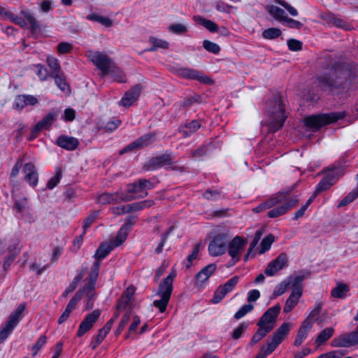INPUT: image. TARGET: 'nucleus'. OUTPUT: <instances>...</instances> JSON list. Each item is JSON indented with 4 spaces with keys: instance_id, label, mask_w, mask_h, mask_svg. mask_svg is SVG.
<instances>
[{
    "instance_id": "1",
    "label": "nucleus",
    "mask_w": 358,
    "mask_h": 358,
    "mask_svg": "<svg viewBox=\"0 0 358 358\" xmlns=\"http://www.w3.org/2000/svg\"><path fill=\"white\" fill-rule=\"evenodd\" d=\"M266 113L268 117V125L270 131L275 132L283 126L287 116L280 96H275L267 103Z\"/></svg>"
},
{
    "instance_id": "2",
    "label": "nucleus",
    "mask_w": 358,
    "mask_h": 358,
    "mask_svg": "<svg viewBox=\"0 0 358 358\" xmlns=\"http://www.w3.org/2000/svg\"><path fill=\"white\" fill-rule=\"evenodd\" d=\"M176 276V273L173 270L159 285L157 295L161 299L155 300L153 306L157 308L160 313H164L166 309L173 292V282Z\"/></svg>"
},
{
    "instance_id": "3",
    "label": "nucleus",
    "mask_w": 358,
    "mask_h": 358,
    "mask_svg": "<svg viewBox=\"0 0 358 358\" xmlns=\"http://www.w3.org/2000/svg\"><path fill=\"white\" fill-rule=\"evenodd\" d=\"M230 231L228 229L219 226L215 234L208 245V252L212 257H218L224 255L227 250Z\"/></svg>"
},
{
    "instance_id": "4",
    "label": "nucleus",
    "mask_w": 358,
    "mask_h": 358,
    "mask_svg": "<svg viewBox=\"0 0 358 358\" xmlns=\"http://www.w3.org/2000/svg\"><path fill=\"white\" fill-rule=\"evenodd\" d=\"M100 264L94 262L88 274V282L76 294H80V299L83 296L87 297L86 308L91 309L93 307V301L95 296V285L99 275Z\"/></svg>"
},
{
    "instance_id": "5",
    "label": "nucleus",
    "mask_w": 358,
    "mask_h": 358,
    "mask_svg": "<svg viewBox=\"0 0 358 358\" xmlns=\"http://www.w3.org/2000/svg\"><path fill=\"white\" fill-rule=\"evenodd\" d=\"M343 112H333L330 113L317 114L308 116L305 118V124L314 129L317 130L320 127L334 123L345 117Z\"/></svg>"
},
{
    "instance_id": "6",
    "label": "nucleus",
    "mask_w": 358,
    "mask_h": 358,
    "mask_svg": "<svg viewBox=\"0 0 358 358\" xmlns=\"http://www.w3.org/2000/svg\"><path fill=\"white\" fill-rule=\"evenodd\" d=\"M154 187V184L150 180L141 178L136 182L128 184L127 190L124 192V197L129 198V201L143 198L148 195V191Z\"/></svg>"
},
{
    "instance_id": "7",
    "label": "nucleus",
    "mask_w": 358,
    "mask_h": 358,
    "mask_svg": "<svg viewBox=\"0 0 358 358\" xmlns=\"http://www.w3.org/2000/svg\"><path fill=\"white\" fill-rule=\"evenodd\" d=\"M87 57L101 72L102 76L109 73L110 68L114 63L112 59L104 52L89 50Z\"/></svg>"
},
{
    "instance_id": "8",
    "label": "nucleus",
    "mask_w": 358,
    "mask_h": 358,
    "mask_svg": "<svg viewBox=\"0 0 358 358\" xmlns=\"http://www.w3.org/2000/svg\"><path fill=\"white\" fill-rule=\"evenodd\" d=\"M247 243L248 241L239 236H236L231 241L228 242L227 251L231 257L229 261L231 265H234L240 261Z\"/></svg>"
},
{
    "instance_id": "9",
    "label": "nucleus",
    "mask_w": 358,
    "mask_h": 358,
    "mask_svg": "<svg viewBox=\"0 0 358 358\" xmlns=\"http://www.w3.org/2000/svg\"><path fill=\"white\" fill-rule=\"evenodd\" d=\"M343 174V170L338 167H332L327 171L324 178L321 180L315 189V194L330 188L338 179Z\"/></svg>"
},
{
    "instance_id": "10",
    "label": "nucleus",
    "mask_w": 358,
    "mask_h": 358,
    "mask_svg": "<svg viewBox=\"0 0 358 358\" xmlns=\"http://www.w3.org/2000/svg\"><path fill=\"white\" fill-rule=\"evenodd\" d=\"M281 306L276 304L268 308L262 316L257 326H261L271 331L275 326L277 317L280 311Z\"/></svg>"
},
{
    "instance_id": "11",
    "label": "nucleus",
    "mask_w": 358,
    "mask_h": 358,
    "mask_svg": "<svg viewBox=\"0 0 358 358\" xmlns=\"http://www.w3.org/2000/svg\"><path fill=\"white\" fill-rule=\"evenodd\" d=\"M356 345H358V326L354 331L343 334L331 341V345L335 348H349Z\"/></svg>"
},
{
    "instance_id": "12",
    "label": "nucleus",
    "mask_w": 358,
    "mask_h": 358,
    "mask_svg": "<svg viewBox=\"0 0 358 358\" xmlns=\"http://www.w3.org/2000/svg\"><path fill=\"white\" fill-rule=\"evenodd\" d=\"M15 199V209L20 216L28 222H32L36 220V215L30 208L28 199L26 197L16 199L14 194H12Z\"/></svg>"
},
{
    "instance_id": "13",
    "label": "nucleus",
    "mask_w": 358,
    "mask_h": 358,
    "mask_svg": "<svg viewBox=\"0 0 358 358\" xmlns=\"http://www.w3.org/2000/svg\"><path fill=\"white\" fill-rule=\"evenodd\" d=\"M288 257L286 253H280L275 259L271 261L265 268L264 273L267 276H273L279 271L287 266Z\"/></svg>"
},
{
    "instance_id": "14",
    "label": "nucleus",
    "mask_w": 358,
    "mask_h": 358,
    "mask_svg": "<svg viewBox=\"0 0 358 358\" xmlns=\"http://www.w3.org/2000/svg\"><path fill=\"white\" fill-rule=\"evenodd\" d=\"M180 78L198 80L202 83H209L211 80L203 73L191 68H180L177 71Z\"/></svg>"
},
{
    "instance_id": "15",
    "label": "nucleus",
    "mask_w": 358,
    "mask_h": 358,
    "mask_svg": "<svg viewBox=\"0 0 358 358\" xmlns=\"http://www.w3.org/2000/svg\"><path fill=\"white\" fill-rule=\"evenodd\" d=\"M100 315L101 311L99 310H94L91 313L87 315L80 324L77 336L81 337L90 331L99 318Z\"/></svg>"
},
{
    "instance_id": "16",
    "label": "nucleus",
    "mask_w": 358,
    "mask_h": 358,
    "mask_svg": "<svg viewBox=\"0 0 358 358\" xmlns=\"http://www.w3.org/2000/svg\"><path fill=\"white\" fill-rule=\"evenodd\" d=\"M282 202H285V203L268 212L267 215L268 217L275 218L285 214L298 203L299 199L296 197L287 199V196Z\"/></svg>"
},
{
    "instance_id": "17",
    "label": "nucleus",
    "mask_w": 358,
    "mask_h": 358,
    "mask_svg": "<svg viewBox=\"0 0 358 358\" xmlns=\"http://www.w3.org/2000/svg\"><path fill=\"white\" fill-rule=\"evenodd\" d=\"M238 276H234L222 286H220L214 294L213 302L215 303H219L227 293L231 292L238 283Z\"/></svg>"
},
{
    "instance_id": "18",
    "label": "nucleus",
    "mask_w": 358,
    "mask_h": 358,
    "mask_svg": "<svg viewBox=\"0 0 358 358\" xmlns=\"http://www.w3.org/2000/svg\"><path fill=\"white\" fill-rule=\"evenodd\" d=\"M129 198L124 197L123 192H116L113 193L104 192L96 197L98 203L106 205L110 203H117L122 201H128Z\"/></svg>"
},
{
    "instance_id": "19",
    "label": "nucleus",
    "mask_w": 358,
    "mask_h": 358,
    "mask_svg": "<svg viewBox=\"0 0 358 358\" xmlns=\"http://www.w3.org/2000/svg\"><path fill=\"white\" fill-rule=\"evenodd\" d=\"M155 138V135L152 134H147L140 138H138L135 141L127 145L125 148L120 151V155H123L126 152H132L136 150H139L143 147L148 145L150 143L153 141Z\"/></svg>"
},
{
    "instance_id": "20",
    "label": "nucleus",
    "mask_w": 358,
    "mask_h": 358,
    "mask_svg": "<svg viewBox=\"0 0 358 358\" xmlns=\"http://www.w3.org/2000/svg\"><path fill=\"white\" fill-rule=\"evenodd\" d=\"M289 195V192H283L275 194L266 200V201L260 203L259 206L253 208L255 213H260L266 209L271 208L278 204H280L285 199V197Z\"/></svg>"
},
{
    "instance_id": "21",
    "label": "nucleus",
    "mask_w": 358,
    "mask_h": 358,
    "mask_svg": "<svg viewBox=\"0 0 358 358\" xmlns=\"http://www.w3.org/2000/svg\"><path fill=\"white\" fill-rule=\"evenodd\" d=\"M336 70L332 71L331 74L323 75L318 78L319 85L324 90L334 92V89H338L341 85L336 78H333Z\"/></svg>"
},
{
    "instance_id": "22",
    "label": "nucleus",
    "mask_w": 358,
    "mask_h": 358,
    "mask_svg": "<svg viewBox=\"0 0 358 358\" xmlns=\"http://www.w3.org/2000/svg\"><path fill=\"white\" fill-rule=\"evenodd\" d=\"M38 102L36 97L30 94L17 95L13 101V107L17 110H22L27 106H34Z\"/></svg>"
},
{
    "instance_id": "23",
    "label": "nucleus",
    "mask_w": 358,
    "mask_h": 358,
    "mask_svg": "<svg viewBox=\"0 0 358 358\" xmlns=\"http://www.w3.org/2000/svg\"><path fill=\"white\" fill-rule=\"evenodd\" d=\"M173 164V158L169 154H164L150 159L148 163V169L155 170Z\"/></svg>"
},
{
    "instance_id": "24",
    "label": "nucleus",
    "mask_w": 358,
    "mask_h": 358,
    "mask_svg": "<svg viewBox=\"0 0 358 358\" xmlns=\"http://www.w3.org/2000/svg\"><path fill=\"white\" fill-rule=\"evenodd\" d=\"M57 113H49L41 120L38 122L31 131V138H36L38 133L43 129H48L55 122Z\"/></svg>"
},
{
    "instance_id": "25",
    "label": "nucleus",
    "mask_w": 358,
    "mask_h": 358,
    "mask_svg": "<svg viewBox=\"0 0 358 358\" xmlns=\"http://www.w3.org/2000/svg\"><path fill=\"white\" fill-rule=\"evenodd\" d=\"M25 180L32 187L38 184V174L34 164L31 162L26 163L22 169Z\"/></svg>"
},
{
    "instance_id": "26",
    "label": "nucleus",
    "mask_w": 358,
    "mask_h": 358,
    "mask_svg": "<svg viewBox=\"0 0 358 358\" xmlns=\"http://www.w3.org/2000/svg\"><path fill=\"white\" fill-rule=\"evenodd\" d=\"M141 92V86L136 85L127 91L120 101V104L124 107H129L138 98Z\"/></svg>"
},
{
    "instance_id": "27",
    "label": "nucleus",
    "mask_w": 358,
    "mask_h": 358,
    "mask_svg": "<svg viewBox=\"0 0 358 358\" xmlns=\"http://www.w3.org/2000/svg\"><path fill=\"white\" fill-rule=\"evenodd\" d=\"M304 274L297 273L292 274L287 277L285 280L289 284V289H292L291 292H299L303 294V281L306 278Z\"/></svg>"
},
{
    "instance_id": "28",
    "label": "nucleus",
    "mask_w": 358,
    "mask_h": 358,
    "mask_svg": "<svg viewBox=\"0 0 358 358\" xmlns=\"http://www.w3.org/2000/svg\"><path fill=\"white\" fill-rule=\"evenodd\" d=\"M289 331L290 324L284 322L276 329L270 340L278 346L289 334Z\"/></svg>"
},
{
    "instance_id": "29",
    "label": "nucleus",
    "mask_w": 358,
    "mask_h": 358,
    "mask_svg": "<svg viewBox=\"0 0 358 358\" xmlns=\"http://www.w3.org/2000/svg\"><path fill=\"white\" fill-rule=\"evenodd\" d=\"M57 144L64 149L68 150H74L78 146L79 141L74 137L63 135L60 136L57 139Z\"/></svg>"
},
{
    "instance_id": "30",
    "label": "nucleus",
    "mask_w": 358,
    "mask_h": 358,
    "mask_svg": "<svg viewBox=\"0 0 358 358\" xmlns=\"http://www.w3.org/2000/svg\"><path fill=\"white\" fill-rule=\"evenodd\" d=\"M313 327L310 323L307 322H303L301 324L298 333L296 336L294 345L295 346H299L303 341L306 338L308 331H310Z\"/></svg>"
},
{
    "instance_id": "31",
    "label": "nucleus",
    "mask_w": 358,
    "mask_h": 358,
    "mask_svg": "<svg viewBox=\"0 0 358 358\" xmlns=\"http://www.w3.org/2000/svg\"><path fill=\"white\" fill-rule=\"evenodd\" d=\"M217 266L215 264H210L203 268L196 275V280L198 282L203 283L208 280L210 276L216 270Z\"/></svg>"
},
{
    "instance_id": "32",
    "label": "nucleus",
    "mask_w": 358,
    "mask_h": 358,
    "mask_svg": "<svg viewBox=\"0 0 358 358\" xmlns=\"http://www.w3.org/2000/svg\"><path fill=\"white\" fill-rule=\"evenodd\" d=\"M302 295L303 294H300L299 292H291L283 307L284 313H288L291 312L298 304Z\"/></svg>"
},
{
    "instance_id": "33",
    "label": "nucleus",
    "mask_w": 358,
    "mask_h": 358,
    "mask_svg": "<svg viewBox=\"0 0 358 358\" xmlns=\"http://www.w3.org/2000/svg\"><path fill=\"white\" fill-rule=\"evenodd\" d=\"M26 308V305L24 303L20 304L16 309L10 315L6 322L8 324H11L13 327H16L19 322L21 320L22 316V313Z\"/></svg>"
},
{
    "instance_id": "34",
    "label": "nucleus",
    "mask_w": 358,
    "mask_h": 358,
    "mask_svg": "<svg viewBox=\"0 0 358 358\" xmlns=\"http://www.w3.org/2000/svg\"><path fill=\"white\" fill-rule=\"evenodd\" d=\"M115 248L113 246V245L110 243H101L99 248H97L95 255L94 258L96 259V261H98L100 264V261L105 258Z\"/></svg>"
},
{
    "instance_id": "35",
    "label": "nucleus",
    "mask_w": 358,
    "mask_h": 358,
    "mask_svg": "<svg viewBox=\"0 0 358 358\" xmlns=\"http://www.w3.org/2000/svg\"><path fill=\"white\" fill-rule=\"evenodd\" d=\"M20 13L27 20L29 28L32 32L37 31L40 29L41 24L39 22L29 10H21Z\"/></svg>"
},
{
    "instance_id": "36",
    "label": "nucleus",
    "mask_w": 358,
    "mask_h": 358,
    "mask_svg": "<svg viewBox=\"0 0 358 358\" xmlns=\"http://www.w3.org/2000/svg\"><path fill=\"white\" fill-rule=\"evenodd\" d=\"M193 19L195 22L201 24L203 25L205 28H206L208 30H209L210 32H216L218 31L219 27L216 23L213 22L212 20H207L203 18L201 16L199 15H195L193 17Z\"/></svg>"
},
{
    "instance_id": "37",
    "label": "nucleus",
    "mask_w": 358,
    "mask_h": 358,
    "mask_svg": "<svg viewBox=\"0 0 358 358\" xmlns=\"http://www.w3.org/2000/svg\"><path fill=\"white\" fill-rule=\"evenodd\" d=\"M350 288L347 284L337 283L336 286L331 290V296L334 298L343 299L347 295Z\"/></svg>"
},
{
    "instance_id": "38",
    "label": "nucleus",
    "mask_w": 358,
    "mask_h": 358,
    "mask_svg": "<svg viewBox=\"0 0 358 358\" xmlns=\"http://www.w3.org/2000/svg\"><path fill=\"white\" fill-rule=\"evenodd\" d=\"M277 347L278 345L276 344L271 340H268L266 345L262 346L259 352L255 358H266Z\"/></svg>"
},
{
    "instance_id": "39",
    "label": "nucleus",
    "mask_w": 358,
    "mask_h": 358,
    "mask_svg": "<svg viewBox=\"0 0 358 358\" xmlns=\"http://www.w3.org/2000/svg\"><path fill=\"white\" fill-rule=\"evenodd\" d=\"M334 329L333 327H328L323 329L317 336L315 343L317 345H321L327 341L334 334Z\"/></svg>"
},
{
    "instance_id": "40",
    "label": "nucleus",
    "mask_w": 358,
    "mask_h": 358,
    "mask_svg": "<svg viewBox=\"0 0 358 358\" xmlns=\"http://www.w3.org/2000/svg\"><path fill=\"white\" fill-rule=\"evenodd\" d=\"M127 236H128V227L126 225L122 226L120 229L115 238L114 240H113L110 242V243L113 245V246L114 248H117L119 245H120L126 240Z\"/></svg>"
},
{
    "instance_id": "41",
    "label": "nucleus",
    "mask_w": 358,
    "mask_h": 358,
    "mask_svg": "<svg viewBox=\"0 0 358 358\" xmlns=\"http://www.w3.org/2000/svg\"><path fill=\"white\" fill-rule=\"evenodd\" d=\"M86 271L87 267H83L80 271H78V273L73 278L72 282L66 289V292L71 293L76 289L78 282H80L85 277Z\"/></svg>"
},
{
    "instance_id": "42",
    "label": "nucleus",
    "mask_w": 358,
    "mask_h": 358,
    "mask_svg": "<svg viewBox=\"0 0 358 358\" xmlns=\"http://www.w3.org/2000/svg\"><path fill=\"white\" fill-rule=\"evenodd\" d=\"M268 11L278 21L285 22V19L287 18L285 15V12L282 8L276 6L272 5L268 6Z\"/></svg>"
},
{
    "instance_id": "43",
    "label": "nucleus",
    "mask_w": 358,
    "mask_h": 358,
    "mask_svg": "<svg viewBox=\"0 0 358 358\" xmlns=\"http://www.w3.org/2000/svg\"><path fill=\"white\" fill-rule=\"evenodd\" d=\"M108 74L110 75L115 81L118 83L126 82L125 74L120 69V68L117 67L114 63L110 68L109 73Z\"/></svg>"
},
{
    "instance_id": "44",
    "label": "nucleus",
    "mask_w": 358,
    "mask_h": 358,
    "mask_svg": "<svg viewBox=\"0 0 358 358\" xmlns=\"http://www.w3.org/2000/svg\"><path fill=\"white\" fill-rule=\"evenodd\" d=\"M154 204V201L152 200H145L140 202L133 203L130 204H127V208L129 210V213L131 211H138L143 210L145 208H149Z\"/></svg>"
},
{
    "instance_id": "45",
    "label": "nucleus",
    "mask_w": 358,
    "mask_h": 358,
    "mask_svg": "<svg viewBox=\"0 0 358 358\" xmlns=\"http://www.w3.org/2000/svg\"><path fill=\"white\" fill-rule=\"evenodd\" d=\"M87 18L89 20L97 22L106 27H110L113 25V21L110 18L98 14H90Z\"/></svg>"
},
{
    "instance_id": "46",
    "label": "nucleus",
    "mask_w": 358,
    "mask_h": 358,
    "mask_svg": "<svg viewBox=\"0 0 358 358\" xmlns=\"http://www.w3.org/2000/svg\"><path fill=\"white\" fill-rule=\"evenodd\" d=\"M322 308V303H316L315 308L311 312L309 313L308 316L305 319L303 322H307L308 323L311 324V327H313V324L314 322L318 320L319 314L321 312Z\"/></svg>"
},
{
    "instance_id": "47",
    "label": "nucleus",
    "mask_w": 358,
    "mask_h": 358,
    "mask_svg": "<svg viewBox=\"0 0 358 358\" xmlns=\"http://www.w3.org/2000/svg\"><path fill=\"white\" fill-rule=\"evenodd\" d=\"M115 322V319L109 320L102 329L99 331L98 334L96 336V339L101 343L104 340L106 335L110 331L113 324Z\"/></svg>"
},
{
    "instance_id": "48",
    "label": "nucleus",
    "mask_w": 358,
    "mask_h": 358,
    "mask_svg": "<svg viewBox=\"0 0 358 358\" xmlns=\"http://www.w3.org/2000/svg\"><path fill=\"white\" fill-rule=\"evenodd\" d=\"M150 42L152 44V46L147 50L150 52L157 50L159 48L167 49L169 48L167 41L155 37L150 38Z\"/></svg>"
},
{
    "instance_id": "49",
    "label": "nucleus",
    "mask_w": 358,
    "mask_h": 358,
    "mask_svg": "<svg viewBox=\"0 0 358 358\" xmlns=\"http://www.w3.org/2000/svg\"><path fill=\"white\" fill-rule=\"evenodd\" d=\"M201 127V124L198 120H192L185 124L186 130L183 129L181 131L185 136H189L196 132Z\"/></svg>"
},
{
    "instance_id": "50",
    "label": "nucleus",
    "mask_w": 358,
    "mask_h": 358,
    "mask_svg": "<svg viewBox=\"0 0 358 358\" xmlns=\"http://www.w3.org/2000/svg\"><path fill=\"white\" fill-rule=\"evenodd\" d=\"M132 313L130 310H127L123 315L120 322L116 329L115 334L117 336L120 335L121 332L124 330L125 327L127 325L128 322L131 320Z\"/></svg>"
},
{
    "instance_id": "51",
    "label": "nucleus",
    "mask_w": 358,
    "mask_h": 358,
    "mask_svg": "<svg viewBox=\"0 0 358 358\" xmlns=\"http://www.w3.org/2000/svg\"><path fill=\"white\" fill-rule=\"evenodd\" d=\"M258 327H259V328H258L257 331L255 333V334L253 335V336L251 339V342H250L251 345H253L256 344L257 343H258L259 341H260L264 337H265L270 332L269 329H266V328L261 327V326H258Z\"/></svg>"
},
{
    "instance_id": "52",
    "label": "nucleus",
    "mask_w": 358,
    "mask_h": 358,
    "mask_svg": "<svg viewBox=\"0 0 358 358\" xmlns=\"http://www.w3.org/2000/svg\"><path fill=\"white\" fill-rule=\"evenodd\" d=\"M329 22L338 28L343 29L345 30H349L350 29V25L348 24L345 20H343L342 18L338 17L335 15H330L329 16Z\"/></svg>"
},
{
    "instance_id": "53",
    "label": "nucleus",
    "mask_w": 358,
    "mask_h": 358,
    "mask_svg": "<svg viewBox=\"0 0 358 358\" xmlns=\"http://www.w3.org/2000/svg\"><path fill=\"white\" fill-rule=\"evenodd\" d=\"M47 63L51 70V73L52 76L61 72V67L57 58L52 56H48L47 57Z\"/></svg>"
},
{
    "instance_id": "54",
    "label": "nucleus",
    "mask_w": 358,
    "mask_h": 358,
    "mask_svg": "<svg viewBox=\"0 0 358 358\" xmlns=\"http://www.w3.org/2000/svg\"><path fill=\"white\" fill-rule=\"evenodd\" d=\"M262 236V230H257L255 232V237H254L252 241L250 243V248H249V249L248 250V252H247V254L245 256V258H244L245 261H248V259L250 258V255H251L252 250H254V248L258 244V243H259V240L261 239Z\"/></svg>"
},
{
    "instance_id": "55",
    "label": "nucleus",
    "mask_w": 358,
    "mask_h": 358,
    "mask_svg": "<svg viewBox=\"0 0 358 358\" xmlns=\"http://www.w3.org/2000/svg\"><path fill=\"white\" fill-rule=\"evenodd\" d=\"M281 30L278 28L272 27L265 29L262 32V36L266 39H275L281 35Z\"/></svg>"
},
{
    "instance_id": "56",
    "label": "nucleus",
    "mask_w": 358,
    "mask_h": 358,
    "mask_svg": "<svg viewBox=\"0 0 358 358\" xmlns=\"http://www.w3.org/2000/svg\"><path fill=\"white\" fill-rule=\"evenodd\" d=\"M52 76L54 77L55 84L62 91L65 92L69 90V85L61 72L59 73L55 74Z\"/></svg>"
},
{
    "instance_id": "57",
    "label": "nucleus",
    "mask_w": 358,
    "mask_h": 358,
    "mask_svg": "<svg viewBox=\"0 0 358 358\" xmlns=\"http://www.w3.org/2000/svg\"><path fill=\"white\" fill-rule=\"evenodd\" d=\"M274 236L272 234L268 235L265 237L261 243V250H259V254H263L266 251L268 250L271 248L272 243L274 242Z\"/></svg>"
},
{
    "instance_id": "58",
    "label": "nucleus",
    "mask_w": 358,
    "mask_h": 358,
    "mask_svg": "<svg viewBox=\"0 0 358 358\" xmlns=\"http://www.w3.org/2000/svg\"><path fill=\"white\" fill-rule=\"evenodd\" d=\"M288 289H289V284L287 282L285 279L279 283L273 291V297H277L285 294Z\"/></svg>"
},
{
    "instance_id": "59",
    "label": "nucleus",
    "mask_w": 358,
    "mask_h": 358,
    "mask_svg": "<svg viewBox=\"0 0 358 358\" xmlns=\"http://www.w3.org/2000/svg\"><path fill=\"white\" fill-rule=\"evenodd\" d=\"M62 176V173L61 169L58 168L56 169L55 175L49 180L47 184V187L48 189H53L57 185L59 182Z\"/></svg>"
},
{
    "instance_id": "60",
    "label": "nucleus",
    "mask_w": 358,
    "mask_h": 358,
    "mask_svg": "<svg viewBox=\"0 0 358 358\" xmlns=\"http://www.w3.org/2000/svg\"><path fill=\"white\" fill-rule=\"evenodd\" d=\"M221 196V191L219 189H208L203 194V196L207 200L216 201Z\"/></svg>"
},
{
    "instance_id": "61",
    "label": "nucleus",
    "mask_w": 358,
    "mask_h": 358,
    "mask_svg": "<svg viewBox=\"0 0 358 358\" xmlns=\"http://www.w3.org/2000/svg\"><path fill=\"white\" fill-rule=\"evenodd\" d=\"M203 47L207 51L214 54H218L220 51V47L219 45L208 40L203 41Z\"/></svg>"
},
{
    "instance_id": "62",
    "label": "nucleus",
    "mask_w": 358,
    "mask_h": 358,
    "mask_svg": "<svg viewBox=\"0 0 358 358\" xmlns=\"http://www.w3.org/2000/svg\"><path fill=\"white\" fill-rule=\"evenodd\" d=\"M254 308V306L252 304H245L234 315V317L236 320H239L243 317L247 313L252 311Z\"/></svg>"
},
{
    "instance_id": "63",
    "label": "nucleus",
    "mask_w": 358,
    "mask_h": 358,
    "mask_svg": "<svg viewBox=\"0 0 358 358\" xmlns=\"http://www.w3.org/2000/svg\"><path fill=\"white\" fill-rule=\"evenodd\" d=\"M15 327L6 323L5 327L0 331V344L2 343L11 334Z\"/></svg>"
},
{
    "instance_id": "64",
    "label": "nucleus",
    "mask_w": 358,
    "mask_h": 358,
    "mask_svg": "<svg viewBox=\"0 0 358 358\" xmlns=\"http://www.w3.org/2000/svg\"><path fill=\"white\" fill-rule=\"evenodd\" d=\"M169 30L176 34H182L187 32V27L182 24H173L169 27Z\"/></svg>"
}]
</instances>
